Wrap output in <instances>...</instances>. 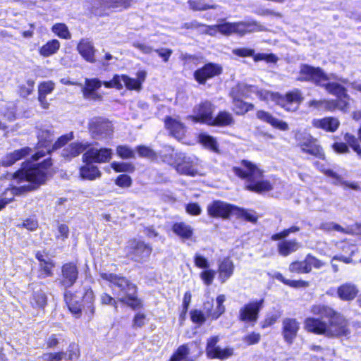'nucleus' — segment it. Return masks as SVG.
Listing matches in <instances>:
<instances>
[{
    "label": "nucleus",
    "mask_w": 361,
    "mask_h": 361,
    "mask_svg": "<svg viewBox=\"0 0 361 361\" xmlns=\"http://www.w3.org/2000/svg\"><path fill=\"white\" fill-rule=\"evenodd\" d=\"M38 145L45 149L39 150L32 155L31 161L23 162L22 168L13 175L11 192L16 195L36 190L44 184L52 165L49 159H44L42 163L33 164L40 158L50 152V145L54 140L53 134L48 130H39L37 133Z\"/></svg>",
    "instance_id": "nucleus-1"
},
{
    "label": "nucleus",
    "mask_w": 361,
    "mask_h": 361,
    "mask_svg": "<svg viewBox=\"0 0 361 361\" xmlns=\"http://www.w3.org/2000/svg\"><path fill=\"white\" fill-rule=\"evenodd\" d=\"M311 312L314 314L327 318L329 322L308 317L305 321V329L307 331L329 338L347 337L350 334L348 321L331 307L324 305H315L312 307Z\"/></svg>",
    "instance_id": "nucleus-2"
},
{
    "label": "nucleus",
    "mask_w": 361,
    "mask_h": 361,
    "mask_svg": "<svg viewBox=\"0 0 361 361\" xmlns=\"http://www.w3.org/2000/svg\"><path fill=\"white\" fill-rule=\"evenodd\" d=\"M99 276L112 289L114 295L119 301L133 309L142 306L140 300L136 296V286L126 278L107 271L100 272Z\"/></svg>",
    "instance_id": "nucleus-3"
},
{
    "label": "nucleus",
    "mask_w": 361,
    "mask_h": 361,
    "mask_svg": "<svg viewBox=\"0 0 361 361\" xmlns=\"http://www.w3.org/2000/svg\"><path fill=\"white\" fill-rule=\"evenodd\" d=\"M233 171L236 176L247 180L246 188L250 191L262 192L272 188L269 181L262 179V171L250 161L243 160L241 167H233Z\"/></svg>",
    "instance_id": "nucleus-4"
},
{
    "label": "nucleus",
    "mask_w": 361,
    "mask_h": 361,
    "mask_svg": "<svg viewBox=\"0 0 361 361\" xmlns=\"http://www.w3.org/2000/svg\"><path fill=\"white\" fill-rule=\"evenodd\" d=\"M212 29H218V32L224 35L236 34L243 36L247 33L264 30V26L254 20L230 23L222 20L221 23L214 25Z\"/></svg>",
    "instance_id": "nucleus-5"
},
{
    "label": "nucleus",
    "mask_w": 361,
    "mask_h": 361,
    "mask_svg": "<svg viewBox=\"0 0 361 361\" xmlns=\"http://www.w3.org/2000/svg\"><path fill=\"white\" fill-rule=\"evenodd\" d=\"M333 79H336L334 74H326L320 68H316L307 64H302L300 66L299 76L298 80L311 81L315 85L320 86L322 82H326Z\"/></svg>",
    "instance_id": "nucleus-6"
},
{
    "label": "nucleus",
    "mask_w": 361,
    "mask_h": 361,
    "mask_svg": "<svg viewBox=\"0 0 361 361\" xmlns=\"http://www.w3.org/2000/svg\"><path fill=\"white\" fill-rule=\"evenodd\" d=\"M322 82L321 87H323L329 94L336 97L334 99L337 104L338 109L345 110L349 105L350 96L347 94L346 89L338 82Z\"/></svg>",
    "instance_id": "nucleus-7"
},
{
    "label": "nucleus",
    "mask_w": 361,
    "mask_h": 361,
    "mask_svg": "<svg viewBox=\"0 0 361 361\" xmlns=\"http://www.w3.org/2000/svg\"><path fill=\"white\" fill-rule=\"evenodd\" d=\"M175 161L173 164L178 173L180 174L195 176L198 174L197 168V159L185 156L181 153H175Z\"/></svg>",
    "instance_id": "nucleus-8"
},
{
    "label": "nucleus",
    "mask_w": 361,
    "mask_h": 361,
    "mask_svg": "<svg viewBox=\"0 0 361 361\" xmlns=\"http://www.w3.org/2000/svg\"><path fill=\"white\" fill-rule=\"evenodd\" d=\"M298 145L303 152L318 158H324V152L317 142L309 134L299 133L296 135Z\"/></svg>",
    "instance_id": "nucleus-9"
},
{
    "label": "nucleus",
    "mask_w": 361,
    "mask_h": 361,
    "mask_svg": "<svg viewBox=\"0 0 361 361\" xmlns=\"http://www.w3.org/2000/svg\"><path fill=\"white\" fill-rule=\"evenodd\" d=\"M90 131L92 137L97 140L106 138L113 133L112 125L102 118H94L89 123Z\"/></svg>",
    "instance_id": "nucleus-10"
},
{
    "label": "nucleus",
    "mask_w": 361,
    "mask_h": 361,
    "mask_svg": "<svg viewBox=\"0 0 361 361\" xmlns=\"http://www.w3.org/2000/svg\"><path fill=\"white\" fill-rule=\"evenodd\" d=\"M264 300L250 302L243 306L239 310L238 318L240 321L252 323L257 321L259 312L263 307Z\"/></svg>",
    "instance_id": "nucleus-11"
},
{
    "label": "nucleus",
    "mask_w": 361,
    "mask_h": 361,
    "mask_svg": "<svg viewBox=\"0 0 361 361\" xmlns=\"http://www.w3.org/2000/svg\"><path fill=\"white\" fill-rule=\"evenodd\" d=\"M104 85L117 90H121L124 86L130 90L140 91L142 88L140 82L126 75H115L111 80L104 82Z\"/></svg>",
    "instance_id": "nucleus-12"
},
{
    "label": "nucleus",
    "mask_w": 361,
    "mask_h": 361,
    "mask_svg": "<svg viewBox=\"0 0 361 361\" xmlns=\"http://www.w3.org/2000/svg\"><path fill=\"white\" fill-rule=\"evenodd\" d=\"M214 109L213 104L208 101H205L195 106L193 110L195 115L188 116V118L195 123L200 122L211 125L213 121L212 115Z\"/></svg>",
    "instance_id": "nucleus-13"
},
{
    "label": "nucleus",
    "mask_w": 361,
    "mask_h": 361,
    "mask_svg": "<svg viewBox=\"0 0 361 361\" xmlns=\"http://www.w3.org/2000/svg\"><path fill=\"white\" fill-rule=\"evenodd\" d=\"M250 93H255L258 98L267 103L269 102H274L279 105V103H281V94L279 92H271L264 89H259L257 87L253 85H243V94L249 97Z\"/></svg>",
    "instance_id": "nucleus-14"
},
{
    "label": "nucleus",
    "mask_w": 361,
    "mask_h": 361,
    "mask_svg": "<svg viewBox=\"0 0 361 361\" xmlns=\"http://www.w3.org/2000/svg\"><path fill=\"white\" fill-rule=\"evenodd\" d=\"M281 98L282 101L279 103V106L287 111H296L304 99L302 92L298 89L288 92L284 96L281 94Z\"/></svg>",
    "instance_id": "nucleus-15"
},
{
    "label": "nucleus",
    "mask_w": 361,
    "mask_h": 361,
    "mask_svg": "<svg viewBox=\"0 0 361 361\" xmlns=\"http://www.w3.org/2000/svg\"><path fill=\"white\" fill-rule=\"evenodd\" d=\"M78 277V269L75 263L68 262L61 267L59 283L66 289L71 287L77 281Z\"/></svg>",
    "instance_id": "nucleus-16"
},
{
    "label": "nucleus",
    "mask_w": 361,
    "mask_h": 361,
    "mask_svg": "<svg viewBox=\"0 0 361 361\" xmlns=\"http://www.w3.org/2000/svg\"><path fill=\"white\" fill-rule=\"evenodd\" d=\"M221 72L222 67L220 65L209 63L197 69L194 73V77L199 83L204 84L207 80L220 75Z\"/></svg>",
    "instance_id": "nucleus-17"
},
{
    "label": "nucleus",
    "mask_w": 361,
    "mask_h": 361,
    "mask_svg": "<svg viewBox=\"0 0 361 361\" xmlns=\"http://www.w3.org/2000/svg\"><path fill=\"white\" fill-rule=\"evenodd\" d=\"M336 245L342 254L334 256L333 261H341L345 264L354 262L352 257L357 251V247L355 244L343 240L336 243Z\"/></svg>",
    "instance_id": "nucleus-18"
},
{
    "label": "nucleus",
    "mask_w": 361,
    "mask_h": 361,
    "mask_svg": "<svg viewBox=\"0 0 361 361\" xmlns=\"http://www.w3.org/2000/svg\"><path fill=\"white\" fill-rule=\"evenodd\" d=\"M112 150L108 148H92L82 155L84 162H107L111 159Z\"/></svg>",
    "instance_id": "nucleus-19"
},
{
    "label": "nucleus",
    "mask_w": 361,
    "mask_h": 361,
    "mask_svg": "<svg viewBox=\"0 0 361 361\" xmlns=\"http://www.w3.org/2000/svg\"><path fill=\"white\" fill-rule=\"evenodd\" d=\"M128 246L131 250L133 258L137 262L147 259L152 251L149 245L136 240L129 241Z\"/></svg>",
    "instance_id": "nucleus-20"
},
{
    "label": "nucleus",
    "mask_w": 361,
    "mask_h": 361,
    "mask_svg": "<svg viewBox=\"0 0 361 361\" xmlns=\"http://www.w3.org/2000/svg\"><path fill=\"white\" fill-rule=\"evenodd\" d=\"M282 333L284 340L288 343H292L297 336L300 329V324L293 318H286L282 323Z\"/></svg>",
    "instance_id": "nucleus-21"
},
{
    "label": "nucleus",
    "mask_w": 361,
    "mask_h": 361,
    "mask_svg": "<svg viewBox=\"0 0 361 361\" xmlns=\"http://www.w3.org/2000/svg\"><path fill=\"white\" fill-rule=\"evenodd\" d=\"M102 85V82L97 78L86 79L82 90L84 98L94 101L101 100L102 96L96 92V90L100 88Z\"/></svg>",
    "instance_id": "nucleus-22"
},
{
    "label": "nucleus",
    "mask_w": 361,
    "mask_h": 361,
    "mask_svg": "<svg viewBox=\"0 0 361 361\" xmlns=\"http://www.w3.org/2000/svg\"><path fill=\"white\" fill-rule=\"evenodd\" d=\"M129 0H92V8L97 12L98 10L104 11L108 8H128L129 6Z\"/></svg>",
    "instance_id": "nucleus-23"
},
{
    "label": "nucleus",
    "mask_w": 361,
    "mask_h": 361,
    "mask_svg": "<svg viewBox=\"0 0 361 361\" xmlns=\"http://www.w3.org/2000/svg\"><path fill=\"white\" fill-rule=\"evenodd\" d=\"M256 117L261 121L269 124L274 128L282 131H287L289 130L288 124L286 121L274 117L271 113L268 111L264 110H258L256 113Z\"/></svg>",
    "instance_id": "nucleus-24"
},
{
    "label": "nucleus",
    "mask_w": 361,
    "mask_h": 361,
    "mask_svg": "<svg viewBox=\"0 0 361 361\" xmlns=\"http://www.w3.org/2000/svg\"><path fill=\"white\" fill-rule=\"evenodd\" d=\"M233 207L224 202L214 201L207 207V212L212 217L228 218Z\"/></svg>",
    "instance_id": "nucleus-25"
},
{
    "label": "nucleus",
    "mask_w": 361,
    "mask_h": 361,
    "mask_svg": "<svg viewBox=\"0 0 361 361\" xmlns=\"http://www.w3.org/2000/svg\"><path fill=\"white\" fill-rule=\"evenodd\" d=\"M165 126L170 133L176 138L180 140L184 136L185 127L178 118L166 117L165 118Z\"/></svg>",
    "instance_id": "nucleus-26"
},
{
    "label": "nucleus",
    "mask_w": 361,
    "mask_h": 361,
    "mask_svg": "<svg viewBox=\"0 0 361 361\" xmlns=\"http://www.w3.org/2000/svg\"><path fill=\"white\" fill-rule=\"evenodd\" d=\"M32 152L31 148L26 147L15 150L7 154L1 160L4 166H8L15 164L17 161L26 157Z\"/></svg>",
    "instance_id": "nucleus-27"
},
{
    "label": "nucleus",
    "mask_w": 361,
    "mask_h": 361,
    "mask_svg": "<svg viewBox=\"0 0 361 361\" xmlns=\"http://www.w3.org/2000/svg\"><path fill=\"white\" fill-rule=\"evenodd\" d=\"M77 49L80 54L88 62L95 61V49L92 43L87 39H82L78 44Z\"/></svg>",
    "instance_id": "nucleus-28"
},
{
    "label": "nucleus",
    "mask_w": 361,
    "mask_h": 361,
    "mask_svg": "<svg viewBox=\"0 0 361 361\" xmlns=\"http://www.w3.org/2000/svg\"><path fill=\"white\" fill-rule=\"evenodd\" d=\"M89 147L87 142H73L63 149L61 154L64 158L71 159L78 156Z\"/></svg>",
    "instance_id": "nucleus-29"
},
{
    "label": "nucleus",
    "mask_w": 361,
    "mask_h": 361,
    "mask_svg": "<svg viewBox=\"0 0 361 361\" xmlns=\"http://www.w3.org/2000/svg\"><path fill=\"white\" fill-rule=\"evenodd\" d=\"M358 293L357 286L352 283H345L341 285L337 290V294L343 300H353Z\"/></svg>",
    "instance_id": "nucleus-30"
},
{
    "label": "nucleus",
    "mask_w": 361,
    "mask_h": 361,
    "mask_svg": "<svg viewBox=\"0 0 361 361\" xmlns=\"http://www.w3.org/2000/svg\"><path fill=\"white\" fill-rule=\"evenodd\" d=\"M218 271L219 280L224 283L233 275L234 264L229 258H224L219 264Z\"/></svg>",
    "instance_id": "nucleus-31"
},
{
    "label": "nucleus",
    "mask_w": 361,
    "mask_h": 361,
    "mask_svg": "<svg viewBox=\"0 0 361 361\" xmlns=\"http://www.w3.org/2000/svg\"><path fill=\"white\" fill-rule=\"evenodd\" d=\"M312 125L316 128L334 132L339 126V121L337 118L334 117H326L322 119H314L312 121Z\"/></svg>",
    "instance_id": "nucleus-32"
},
{
    "label": "nucleus",
    "mask_w": 361,
    "mask_h": 361,
    "mask_svg": "<svg viewBox=\"0 0 361 361\" xmlns=\"http://www.w3.org/2000/svg\"><path fill=\"white\" fill-rule=\"evenodd\" d=\"M307 106L310 109L318 111L324 110L332 111L335 109H338L336 103L334 102V100L331 99H312L307 103Z\"/></svg>",
    "instance_id": "nucleus-33"
},
{
    "label": "nucleus",
    "mask_w": 361,
    "mask_h": 361,
    "mask_svg": "<svg viewBox=\"0 0 361 361\" xmlns=\"http://www.w3.org/2000/svg\"><path fill=\"white\" fill-rule=\"evenodd\" d=\"M300 247V244L295 239L283 240L277 245L279 253L283 257L297 251Z\"/></svg>",
    "instance_id": "nucleus-34"
},
{
    "label": "nucleus",
    "mask_w": 361,
    "mask_h": 361,
    "mask_svg": "<svg viewBox=\"0 0 361 361\" xmlns=\"http://www.w3.org/2000/svg\"><path fill=\"white\" fill-rule=\"evenodd\" d=\"M82 300L85 303L83 309L85 312V314L87 317V319L90 320L92 318L94 314V295L91 289H87L85 290L83 296Z\"/></svg>",
    "instance_id": "nucleus-35"
},
{
    "label": "nucleus",
    "mask_w": 361,
    "mask_h": 361,
    "mask_svg": "<svg viewBox=\"0 0 361 361\" xmlns=\"http://www.w3.org/2000/svg\"><path fill=\"white\" fill-rule=\"evenodd\" d=\"M76 298L71 291L66 290L64 293L65 301L70 312L75 318H79L81 316L82 309L81 305L78 303Z\"/></svg>",
    "instance_id": "nucleus-36"
},
{
    "label": "nucleus",
    "mask_w": 361,
    "mask_h": 361,
    "mask_svg": "<svg viewBox=\"0 0 361 361\" xmlns=\"http://www.w3.org/2000/svg\"><path fill=\"white\" fill-rule=\"evenodd\" d=\"M172 230L182 240L190 239L193 235V228L184 222L174 224Z\"/></svg>",
    "instance_id": "nucleus-37"
},
{
    "label": "nucleus",
    "mask_w": 361,
    "mask_h": 361,
    "mask_svg": "<svg viewBox=\"0 0 361 361\" xmlns=\"http://www.w3.org/2000/svg\"><path fill=\"white\" fill-rule=\"evenodd\" d=\"M85 165L82 166L80 169V174L82 178L87 180H94L99 178L101 172L98 168L93 165L92 162H85Z\"/></svg>",
    "instance_id": "nucleus-38"
},
{
    "label": "nucleus",
    "mask_w": 361,
    "mask_h": 361,
    "mask_svg": "<svg viewBox=\"0 0 361 361\" xmlns=\"http://www.w3.org/2000/svg\"><path fill=\"white\" fill-rule=\"evenodd\" d=\"M60 47L61 43L59 41L54 39L42 45L39 49V53L43 57H49L56 54Z\"/></svg>",
    "instance_id": "nucleus-39"
},
{
    "label": "nucleus",
    "mask_w": 361,
    "mask_h": 361,
    "mask_svg": "<svg viewBox=\"0 0 361 361\" xmlns=\"http://www.w3.org/2000/svg\"><path fill=\"white\" fill-rule=\"evenodd\" d=\"M190 350L187 345L179 346L169 361H193L190 356Z\"/></svg>",
    "instance_id": "nucleus-40"
},
{
    "label": "nucleus",
    "mask_w": 361,
    "mask_h": 361,
    "mask_svg": "<svg viewBox=\"0 0 361 361\" xmlns=\"http://www.w3.org/2000/svg\"><path fill=\"white\" fill-rule=\"evenodd\" d=\"M190 350L187 345L179 346L169 361H193L190 356Z\"/></svg>",
    "instance_id": "nucleus-41"
},
{
    "label": "nucleus",
    "mask_w": 361,
    "mask_h": 361,
    "mask_svg": "<svg viewBox=\"0 0 361 361\" xmlns=\"http://www.w3.org/2000/svg\"><path fill=\"white\" fill-rule=\"evenodd\" d=\"M234 119L231 114L227 111H220L218 115L213 118L210 126H227L232 125Z\"/></svg>",
    "instance_id": "nucleus-42"
},
{
    "label": "nucleus",
    "mask_w": 361,
    "mask_h": 361,
    "mask_svg": "<svg viewBox=\"0 0 361 361\" xmlns=\"http://www.w3.org/2000/svg\"><path fill=\"white\" fill-rule=\"evenodd\" d=\"M199 142L206 148L213 151L218 152V143L216 140L206 133H201L198 137Z\"/></svg>",
    "instance_id": "nucleus-43"
},
{
    "label": "nucleus",
    "mask_w": 361,
    "mask_h": 361,
    "mask_svg": "<svg viewBox=\"0 0 361 361\" xmlns=\"http://www.w3.org/2000/svg\"><path fill=\"white\" fill-rule=\"evenodd\" d=\"M225 300L226 297L224 295H219L216 298V306L215 308L213 307L212 311L209 312V318L216 319L225 312V307L224 305Z\"/></svg>",
    "instance_id": "nucleus-44"
},
{
    "label": "nucleus",
    "mask_w": 361,
    "mask_h": 361,
    "mask_svg": "<svg viewBox=\"0 0 361 361\" xmlns=\"http://www.w3.org/2000/svg\"><path fill=\"white\" fill-rule=\"evenodd\" d=\"M233 353V350L230 348H221L220 346L214 348L212 353H209L207 355L212 359L226 360L230 357Z\"/></svg>",
    "instance_id": "nucleus-45"
},
{
    "label": "nucleus",
    "mask_w": 361,
    "mask_h": 361,
    "mask_svg": "<svg viewBox=\"0 0 361 361\" xmlns=\"http://www.w3.org/2000/svg\"><path fill=\"white\" fill-rule=\"evenodd\" d=\"M51 31L59 37L65 39H70L71 34L64 23H56L51 27Z\"/></svg>",
    "instance_id": "nucleus-46"
},
{
    "label": "nucleus",
    "mask_w": 361,
    "mask_h": 361,
    "mask_svg": "<svg viewBox=\"0 0 361 361\" xmlns=\"http://www.w3.org/2000/svg\"><path fill=\"white\" fill-rule=\"evenodd\" d=\"M289 271L297 274H307L310 272L306 258L303 261H295L292 262L289 266Z\"/></svg>",
    "instance_id": "nucleus-47"
},
{
    "label": "nucleus",
    "mask_w": 361,
    "mask_h": 361,
    "mask_svg": "<svg viewBox=\"0 0 361 361\" xmlns=\"http://www.w3.org/2000/svg\"><path fill=\"white\" fill-rule=\"evenodd\" d=\"M254 109V105L250 103H246L240 99H233V111L237 114H244L250 110Z\"/></svg>",
    "instance_id": "nucleus-48"
},
{
    "label": "nucleus",
    "mask_w": 361,
    "mask_h": 361,
    "mask_svg": "<svg viewBox=\"0 0 361 361\" xmlns=\"http://www.w3.org/2000/svg\"><path fill=\"white\" fill-rule=\"evenodd\" d=\"M255 62L260 61H265L267 63H276L279 58L274 54L257 53L255 54L254 51V56H252Z\"/></svg>",
    "instance_id": "nucleus-49"
},
{
    "label": "nucleus",
    "mask_w": 361,
    "mask_h": 361,
    "mask_svg": "<svg viewBox=\"0 0 361 361\" xmlns=\"http://www.w3.org/2000/svg\"><path fill=\"white\" fill-rule=\"evenodd\" d=\"M315 165L326 176L334 179V183H335V184H343V183L342 178L338 174H337L336 172H334V171H332L331 169H325L323 165H320L318 162H316Z\"/></svg>",
    "instance_id": "nucleus-50"
},
{
    "label": "nucleus",
    "mask_w": 361,
    "mask_h": 361,
    "mask_svg": "<svg viewBox=\"0 0 361 361\" xmlns=\"http://www.w3.org/2000/svg\"><path fill=\"white\" fill-rule=\"evenodd\" d=\"M344 140L357 154L361 157V147L358 143L357 139L353 135L346 133L344 136Z\"/></svg>",
    "instance_id": "nucleus-51"
},
{
    "label": "nucleus",
    "mask_w": 361,
    "mask_h": 361,
    "mask_svg": "<svg viewBox=\"0 0 361 361\" xmlns=\"http://www.w3.org/2000/svg\"><path fill=\"white\" fill-rule=\"evenodd\" d=\"M31 303L36 307H44L47 304V296L45 293L42 291L35 293Z\"/></svg>",
    "instance_id": "nucleus-52"
},
{
    "label": "nucleus",
    "mask_w": 361,
    "mask_h": 361,
    "mask_svg": "<svg viewBox=\"0 0 361 361\" xmlns=\"http://www.w3.org/2000/svg\"><path fill=\"white\" fill-rule=\"evenodd\" d=\"M117 154L123 159H130L135 157L134 151L126 145H120L116 148Z\"/></svg>",
    "instance_id": "nucleus-53"
},
{
    "label": "nucleus",
    "mask_w": 361,
    "mask_h": 361,
    "mask_svg": "<svg viewBox=\"0 0 361 361\" xmlns=\"http://www.w3.org/2000/svg\"><path fill=\"white\" fill-rule=\"evenodd\" d=\"M111 166L116 172H132L134 170L132 164L123 162L114 161L111 164Z\"/></svg>",
    "instance_id": "nucleus-54"
},
{
    "label": "nucleus",
    "mask_w": 361,
    "mask_h": 361,
    "mask_svg": "<svg viewBox=\"0 0 361 361\" xmlns=\"http://www.w3.org/2000/svg\"><path fill=\"white\" fill-rule=\"evenodd\" d=\"M216 272L213 269H207L204 270L200 274V277L207 286H209L212 283Z\"/></svg>",
    "instance_id": "nucleus-55"
},
{
    "label": "nucleus",
    "mask_w": 361,
    "mask_h": 361,
    "mask_svg": "<svg viewBox=\"0 0 361 361\" xmlns=\"http://www.w3.org/2000/svg\"><path fill=\"white\" fill-rule=\"evenodd\" d=\"M66 353L61 351L58 353H47L42 355L43 361H61L65 358Z\"/></svg>",
    "instance_id": "nucleus-56"
},
{
    "label": "nucleus",
    "mask_w": 361,
    "mask_h": 361,
    "mask_svg": "<svg viewBox=\"0 0 361 361\" xmlns=\"http://www.w3.org/2000/svg\"><path fill=\"white\" fill-rule=\"evenodd\" d=\"M55 84L52 81L42 82L38 87V94L47 95L54 90Z\"/></svg>",
    "instance_id": "nucleus-57"
},
{
    "label": "nucleus",
    "mask_w": 361,
    "mask_h": 361,
    "mask_svg": "<svg viewBox=\"0 0 361 361\" xmlns=\"http://www.w3.org/2000/svg\"><path fill=\"white\" fill-rule=\"evenodd\" d=\"M190 319L193 323L202 325L206 321L204 314L199 310H192L190 312Z\"/></svg>",
    "instance_id": "nucleus-58"
},
{
    "label": "nucleus",
    "mask_w": 361,
    "mask_h": 361,
    "mask_svg": "<svg viewBox=\"0 0 361 361\" xmlns=\"http://www.w3.org/2000/svg\"><path fill=\"white\" fill-rule=\"evenodd\" d=\"M69 236V228L65 224H59L57 226V233L56 238L59 240L64 241Z\"/></svg>",
    "instance_id": "nucleus-59"
},
{
    "label": "nucleus",
    "mask_w": 361,
    "mask_h": 361,
    "mask_svg": "<svg viewBox=\"0 0 361 361\" xmlns=\"http://www.w3.org/2000/svg\"><path fill=\"white\" fill-rule=\"evenodd\" d=\"M190 8L194 11H205L208 9H214L216 8V5H209L202 4L201 2L190 0L188 1Z\"/></svg>",
    "instance_id": "nucleus-60"
},
{
    "label": "nucleus",
    "mask_w": 361,
    "mask_h": 361,
    "mask_svg": "<svg viewBox=\"0 0 361 361\" xmlns=\"http://www.w3.org/2000/svg\"><path fill=\"white\" fill-rule=\"evenodd\" d=\"M195 265L200 269H207L209 267L208 259L200 254L196 253L194 256Z\"/></svg>",
    "instance_id": "nucleus-61"
},
{
    "label": "nucleus",
    "mask_w": 361,
    "mask_h": 361,
    "mask_svg": "<svg viewBox=\"0 0 361 361\" xmlns=\"http://www.w3.org/2000/svg\"><path fill=\"white\" fill-rule=\"evenodd\" d=\"M232 53L239 57H252L254 56V49L247 47L235 48L232 50Z\"/></svg>",
    "instance_id": "nucleus-62"
},
{
    "label": "nucleus",
    "mask_w": 361,
    "mask_h": 361,
    "mask_svg": "<svg viewBox=\"0 0 361 361\" xmlns=\"http://www.w3.org/2000/svg\"><path fill=\"white\" fill-rule=\"evenodd\" d=\"M305 258L307 266L310 269V272L312 268L320 269L324 266V263L321 260L317 259L311 255H307Z\"/></svg>",
    "instance_id": "nucleus-63"
},
{
    "label": "nucleus",
    "mask_w": 361,
    "mask_h": 361,
    "mask_svg": "<svg viewBox=\"0 0 361 361\" xmlns=\"http://www.w3.org/2000/svg\"><path fill=\"white\" fill-rule=\"evenodd\" d=\"M39 266L41 270L44 272L45 275L44 277L52 276V269L54 267L55 264L50 259H48L47 261L42 262V264H39Z\"/></svg>",
    "instance_id": "nucleus-64"
}]
</instances>
